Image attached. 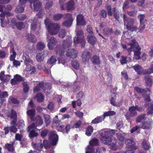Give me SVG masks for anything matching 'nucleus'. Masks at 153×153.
<instances>
[{"instance_id":"nucleus-1","label":"nucleus","mask_w":153,"mask_h":153,"mask_svg":"<svg viewBox=\"0 0 153 153\" xmlns=\"http://www.w3.org/2000/svg\"><path fill=\"white\" fill-rule=\"evenodd\" d=\"M72 44L71 40L69 39H66L63 42L62 46L58 45L56 49V53L57 55L60 57L58 58L59 61L61 62L63 64L66 62V58L65 56L64 55V53L65 52V50L68 49Z\"/></svg>"},{"instance_id":"nucleus-2","label":"nucleus","mask_w":153,"mask_h":153,"mask_svg":"<svg viewBox=\"0 0 153 153\" xmlns=\"http://www.w3.org/2000/svg\"><path fill=\"white\" fill-rule=\"evenodd\" d=\"M128 45L130 46V48L127 49V51L130 54L131 52L133 51L134 53V59L136 60L140 59L141 55V48L134 39H132Z\"/></svg>"},{"instance_id":"nucleus-3","label":"nucleus","mask_w":153,"mask_h":153,"mask_svg":"<svg viewBox=\"0 0 153 153\" xmlns=\"http://www.w3.org/2000/svg\"><path fill=\"white\" fill-rule=\"evenodd\" d=\"M49 135V141L47 140H43V145L46 148H50L51 145H56L58 140V136L55 133V131H52L50 132Z\"/></svg>"},{"instance_id":"nucleus-4","label":"nucleus","mask_w":153,"mask_h":153,"mask_svg":"<svg viewBox=\"0 0 153 153\" xmlns=\"http://www.w3.org/2000/svg\"><path fill=\"white\" fill-rule=\"evenodd\" d=\"M101 140L102 143L108 145L111 150H116L118 149L117 141L115 138H111L105 134L102 137Z\"/></svg>"},{"instance_id":"nucleus-5","label":"nucleus","mask_w":153,"mask_h":153,"mask_svg":"<svg viewBox=\"0 0 153 153\" xmlns=\"http://www.w3.org/2000/svg\"><path fill=\"white\" fill-rule=\"evenodd\" d=\"M122 16V17L123 19L125 25L126 23H127L126 25V29L131 32L136 31L138 28L137 26H133L134 23V20L133 19L127 17L125 14L123 15L121 14V16Z\"/></svg>"},{"instance_id":"nucleus-6","label":"nucleus","mask_w":153,"mask_h":153,"mask_svg":"<svg viewBox=\"0 0 153 153\" xmlns=\"http://www.w3.org/2000/svg\"><path fill=\"white\" fill-rule=\"evenodd\" d=\"M105 8L108 16H112L113 15L118 22L120 21L119 11L116 7H114L112 9L111 5L108 4L106 5Z\"/></svg>"},{"instance_id":"nucleus-7","label":"nucleus","mask_w":153,"mask_h":153,"mask_svg":"<svg viewBox=\"0 0 153 153\" xmlns=\"http://www.w3.org/2000/svg\"><path fill=\"white\" fill-rule=\"evenodd\" d=\"M60 29V25L58 23H50L48 25L47 27L48 32L51 35L57 34Z\"/></svg>"},{"instance_id":"nucleus-8","label":"nucleus","mask_w":153,"mask_h":153,"mask_svg":"<svg viewBox=\"0 0 153 153\" xmlns=\"http://www.w3.org/2000/svg\"><path fill=\"white\" fill-rule=\"evenodd\" d=\"M35 125L34 123H32L28 127L27 131L29 132V136L30 139H33L38 136V134L36 132Z\"/></svg>"},{"instance_id":"nucleus-9","label":"nucleus","mask_w":153,"mask_h":153,"mask_svg":"<svg viewBox=\"0 0 153 153\" xmlns=\"http://www.w3.org/2000/svg\"><path fill=\"white\" fill-rule=\"evenodd\" d=\"M137 115V112L134 106L129 107L128 111L125 114V117L127 120H130L131 117H134Z\"/></svg>"},{"instance_id":"nucleus-10","label":"nucleus","mask_w":153,"mask_h":153,"mask_svg":"<svg viewBox=\"0 0 153 153\" xmlns=\"http://www.w3.org/2000/svg\"><path fill=\"white\" fill-rule=\"evenodd\" d=\"M76 25L78 26H85L87 23L84 16L81 14H79L76 16Z\"/></svg>"},{"instance_id":"nucleus-11","label":"nucleus","mask_w":153,"mask_h":153,"mask_svg":"<svg viewBox=\"0 0 153 153\" xmlns=\"http://www.w3.org/2000/svg\"><path fill=\"white\" fill-rule=\"evenodd\" d=\"M91 58V55L90 52L84 51L83 52L82 54V60L83 62L86 64L88 63L89 60Z\"/></svg>"},{"instance_id":"nucleus-12","label":"nucleus","mask_w":153,"mask_h":153,"mask_svg":"<svg viewBox=\"0 0 153 153\" xmlns=\"http://www.w3.org/2000/svg\"><path fill=\"white\" fill-rule=\"evenodd\" d=\"M126 144L127 145L129 149H137V147L135 146V142L132 139H127L125 140Z\"/></svg>"},{"instance_id":"nucleus-13","label":"nucleus","mask_w":153,"mask_h":153,"mask_svg":"<svg viewBox=\"0 0 153 153\" xmlns=\"http://www.w3.org/2000/svg\"><path fill=\"white\" fill-rule=\"evenodd\" d=\"M33 120H31V121L35 122V123H33L35 124L36 128L38 126H41L43 124V119L39 115H37L34 118Z\"/></svg>"},{"instance_id":"nucleus-14","label":"nucleus","mask_w":153,"mask_h":153,"mask_svg":"<svg viewBox=\"0 0 153 153\" xmlns=\"http://www.w3.org/2000/svg\"><path fill=\"white\" fill-rule=\"evenodd\" d=\"M77 37L75 38L74 42L75 44H76L79 42V40L84 38V33L82 30H78L76 33Z\"/></svg>"},{"instance_id":"nucleus-15","label":"nucleus","mask_w":153,"mask_h":153,"mask_svg":"<svg viewBox=\"0 0 153 153\" xmlns=\"http://www.w3.org/2000/svg\"><path fill=\"white\" fill-rule=\"evenodd\" d=\"M68 57L74 59L76 58L77 56V51L74 49L68 50L66 53Z\"/></svg>"},{"instance_id":"nucleus-16","label":"nucleus","mask_w":153,"mask_h":153,"mask_svg":"<svg viewBox=\"0 0 153 153\" xmlns=\"http://www.w3.org/2000/svg\"><path fill=\"white\" fill-rule=\"evenodd\" d=\"M132 68L138 74H144V70H143L142 67L139 65L136 64L133 66Z\"/></svg>"},{"instance_id":"nucleus-17","label":"nucleus","mask_w":153,"mask_h":153,"mask_svg":"<svg viewBox=\"0 0 153 153\" xmlns=\"http://www.w3.org/2000/svg\"><path fill=\"white\" fill-rule=\"evenodd\" d=\"M57 42V39L56 38L53 37H51L48 44V46L49 49H53Z\"/></svg>"},{"instance_id":"nucleus-18","label":"nucleus","mask_w":153,"mask_h":153,"mask_svg":"<svg viewBox=\"0 0 153 153\" xmlns=\"http://www.w3.org/2000/svg\"><path fill=\"white\" fill-rule=\"evenodd\" d=\"M5 72L2 71L0 73V79L2 81L5 82L8 81L11 76L10 75H4Z\"/></svg>"},{"instance_id":"nucleus-19","label":"nucleus","mask_w":153,"mask_h":153,"mask_svg":"<svg viewBox=\"0 0 153 153\" xmlns=\"http://www.w3.org/2000/svg\"><path fill=\"white\" fill-rule=\"evenodd\" d=\"M15 144V141L12 142L10 144L6 143L5 144L4 148L7 149L8 152H13L15 151V148L14 145Z\"/></svg>"},{"instance_id":"nucleus-20","label":"nucleus","mask_w":153,"mask_h":153,"mask_svg":"<svg viewBox=\"0 0 153 153\" xmlns=\"http://www.w3.org/2000/svg\"><path fill=\"white\" fill-rule=\"evenodd\" d=\"M87 39L88 42L93 46L97 42V39L94 35H88Z\"/></svg>"},{"instance_id":"nucleus-21","label":"nucleus","mask_w":153,"mask_h":153,"mask_svg":"<svg viewBox=\"0 0 153 153\" xmlns=\"http://www.w3.org/2000/svg\"><path fill=\"white\" fill-rule=\"evenodd\" d=\"M152 124L151 121H144L142 122L140 125V127L144 129H149L150 128Z\"/></svg>"},{"instance_id":"nucleus-22","label":"nucleus","mask_w":153,"mask_h":153,"mask_svg":"<svg viewBox=\"0 0 153 153\" xmlns=\"http://www.w3.org/2000/svg\"><path fill=\"white\" fill-rule=\"evenodd\" d=\"M20 4L17 6L15 11L17 13H21L24 11L25 9V4L21 3L19 0Z\"/></svg>"},{"instance_id":"nucleus-23","label":"nucleus","mask_w":153,"mask_h":153,"mask_svg":"<svg viewBox=\"0 0 153 153\" xmlns=\"http://www.w3.org/2000/svg\"><path fill=\"white\" fill-rule=\"evenodd\" d=\"M27 115L30 118L31 120H33L34 116L36 114V110L34 108H32L27 110Z\"/></svg>"},{"instance_id":"nucleus-24","label":"nucleus","mask_w":153,"mask_h":153,"mask_svg":"<svg viewBox=\"0 0 153 153\" xmlns=\"http://www.w3.org/2000/svg\"><path fill=\"white\" fill-rule=\"evenodd\" d=\"M13 25L12 26H15L19 30H20L23 29L25 27L24 23L22 22H16L11 21Z\"/></svg>"},{"instance_id":"nucleus-25","label":"nucleus","mask_w":153,"mask_h":153,"mask_svg":"<svg viewBox=\"0 0 153 153\" xmlns=\"http://www.w3.org/2000/svg\"><path fill=\"white\" fill-rule=\"evenodd\" d=\"M104 117L102 115L100 116H98L93 120L91 123L94 124H98L102 122L104 120Z\"/></svg>"},{"instance_id":"nucleus-26","label":"nucleus","mask_w":153,"mask_h":153,"mask_svg":"<svg viewBox=\"0 0 153 153\" xmlns=\"http://www.w3.org/2000/svg\"><path fill=\"white\" fill-rule=\"evenodd\" d=\"M26 37L30 42H36V38L35 35L31 33H28Z\"/></svg>"},{"instance_id":"nucleus-27","label":"nucleus","mask_w":153,"mask_h":153,"mask_svg":"<svg viewBox=\"0 0 153 153\" xmlns=\"http://www.w3.org/2000/svg\"><path fill=\"white\" fill-rule=\"evenodd\" d=\"M92 62L94 65H99L100 64V57L97 55H94L91 59Z\"/></svg>"},{"instance_id":"nucleus-28","label":"nucleus","mask_w":153,"mask_h":153,"mask_svg":"<svg viewBox=\"0 0 153 153\" xmlns=\"http://www.w3.org/2000/svg\"><path fill=\"white\" fill-rule=\"evenodd\" d=\"M74 1L73 0H70L67 4L66 9L68 11L70 10H73V7L74 5Z\"/></svg>"},{"instance_id":"nucleus-29","label":"nucleus","mask_w":153,"mask_h":153,"mask_svg":"<svg viewBox=\"0 0 153 153\" xmlns=\"http://www.w3.org/2000/svg\"><path fill=\"white\" fill-rule=\"evenodd\" d=\"M146 84L147 86H151L153 82L152 79L150 76L149 75H146L144 77Z\"/></svg>"},{"instance_id":"nucleus-30","label":"nucleus","mask_w":153,"mask_h":153,"mask_svg":"<svg viewBox=\"0 0 153 153\" xmlns=\"http://www.w3.org/2000/svg\"><path fill=\"white\" fill-rule=\"evenodd\" d=\"M33 4L34 9L35 10L38 11L40 10L42 7V3L40 1L33 2Z\"/></svg>"},{"instance_id":"nucleus-31","label":"nucleus","mask_w":153,"mask_h":153,"mask_svg":"<svg viewBox=\"0 0 153 153\" xmlns=\"http://www.w3.org/2000/svg\"><path fill=\"white\" fill-rule=\"evenodd\" d=\"M35 98L38 102H41L44 101V97L42 93H39L36 95Z\"/></svg>"},{"instance_id":"nucleus-32","label":"nucleus","mask_w":153,"mask_h":153,"mask_svg":"<svg viewBox=\"0 0 153 153\" xmlns=\"http://www.w3.org/2000/svg\"><path fill=\"white\" fill-rule=\"evenodd\" d=\"M44 117L46 126H48L51 122V116L47 114H44Z\"/></svg>"},{"instance_id":"nucleus-33","label":"nucleus","mask_w":153,"mask_h":153,"mask_svg":"<svg viewBox=\"0 0 153 153\" xmlns=\"http://www.w3.org/2000/svg\"><path fill=\"white\" fill-rule=\"evenodd\" d=\"M112 28H110L108 27L105 28L102 31L103 34L105 35L109 36L111 35L113 33Z\"/></svg>"},{"instance_id":"nucleus-34","label":"nucleus","mask_w":153,"mask_h":153,"mask_svg":"<svg viewBox=\"0 0 153 153\" xmlns=\"http://www.w3.org/2000/svg\"><path fill=\"white\" fill-rule=\"evenodd\" d=\"M146 115L145 114H141L137 117L136 122L137 123H141L142 121L145 119Z\"/></svg>"},{"instance_id":"nucleus-35","label":"nucleus","mask_w":153,"mask_h":153,"mask_svg":"<svg viewBox=\"0 0 153 153\" xmlns=\"http://www.w3.org/2000/svg\"><path fill=\"white\" fill-rule=\"evenodd\" d=\"M93 130L94 128L93 127L91 126H89L86 129L85 134L88 136H90L91 135Z\"/></svg>"},{"instance_id":"nucleus-36","label":"nucleus","mask_w":153,"mask_h":153,"mask_svg":"<svg viewBox=\"0 0 153 153\" xmlns=\"http://www.w3.org/2000/svg\"><path fill=\"white\" fill-rule=\"evenodd\" d=\"M64 16V15L61 13H58L54 14L53 16V20L55 21L60 20Z\"/></svg>"},{"instance_id":"nucleus-37","label":"nucleus","mask_w":153,"mask_h":153,"mask_svg":"<svg viewBox=\"0 0 153 153\" xmlns=\"http://www.w3.org/2000/svg\"><path fill=\"white\" fill-rule=\"evenodd\" d=\"M99 16L100 19H105L107 17V12L105 9L101 10L99 14Z\"/></svg>"},{"instance_id":"nucleus-38","label":"nucleus","mask_w":153,"mask_h":153,"mask_svg":"<svg viewBox=\"0 0 153 153\" xmlns=\"http://www.w3.org/2000/svg\"><path fill=\"white\" fill-rule=\"evenodd\" d=\"M149 107L147 109V113L149 114H153V102H151L148 104Z\"/></svg>"},{"instance_id":"nucleus-39","label":"nucleus","mask_w":153,"mask_h":153,"mask_svg":"<svg viewBox=\"0 0 153 153\" xmlns=\"http://www.w3.org/2000/svg\"><path fill=\"white\" fill-rule=\"evenodd\" d=\"M39 0H20V2L22 4H26L27 1H28L30 3V6L31 8H33L32 4L33 2H35Z\"/></svg>"},{"instance_id":"nucleus-40","label":"nucleus","mask_w":153,"mask_h":153,"mask_svg":"<svg viewBox=\"0 0 153 153\" xmlns=\"http://www.w3.org/2000/svg\"><path fill=\"white\" fill-rule=\"evenodd\" d=\"M99 143L98 140L96 138H94L90 141L89 144L92 146H97L99 145Z\"/></svg>"},{"instance_id":"nucleus-41","label":"nucleus","mask_w":153,"mask_h":153,"mask_svg":"<svg viewBox=\"0 0 153 153\" xmlns=\"http://www.w3.org/2000/svg\"><path fill=\"white\" fill-rule=\"evenodd\" d=\"M33 146L35 149L40 151H41L43 148L42 144L40 143H34Z\"/></svg>"},{"instance_id":"nucleus-42","label":"nucleus","mask_w":153,"mask_h":153,"mask_svg":"<svg viewBox=\"0 0 153 153\" xmlns=\"http://www.w3.org/2000/svg\"><path fill=\"white\" fill-rule=\"evenodd\" d=\"M73 21L66 20L62 23V26L67 27H70Z\"/></svg>"},{"instance_id":"nucleus-43","label":"nucleus","mask_w":153,"mask_h":153,"mask_svg":"<svg viewBox=\"0 0 153 153\" xmlns=\"http://www.w3.org/2000/svg\"><path fill=\"white\" fill-rule=\"evenodd\" d=\"M36 47L38 50L41 51L45 48V45L43 42H40L37 43Z\"/></svg>"},{"instance_id":"nucleus-44","label":"nucleus","mask_w":153,"mask_h":153,"mask_svg":"<svg viewBox=\"0 0 153 153\" xmlns=\"http://www.w3.org/2000/svg\"><path fill=\"white\" fill-rule=\"evenodd\" d=\"M22 85L24 92L25 93H27L29 91V88L27 82H22Z\"/></svg>"},{"instance_id":"nucleus-45","label":"nucleus","mask_w":153,"mask_h":153,"mask_svg":"<svg viewBox=\"0 0 153 153\" xmlns=\"http://www.w3.org/2000/svg\"><path fill=\"white\" fill-rule=\"evenodd\" d=\"M117 139L120 142H123L125 139L124 136L122 134L118 133L116 134Z\"/></svg>"},{"instance_id":"nucleus-46","label":"nucleus","mask_w":153,"mask_h":153,"mask_svg":"<svg viewBox=\"0 0 153 153\" xmlns=\"http://www.w3.org/2000/svg\"><path fill=\"white\" fill-rule=\"evenodd\" d=\"M82 124V121L79 120L75 123L72 126V128H80Z\"/></svg>"},{"instance_id":"nucleus-47","label":"nucleus","mask_w":153,"mask_h":153,"mask_svg":"<svg viewBox=\"0 0 153 153\" xmlns=\"http://www.w3.org/2000/svg\"><path fill=\"white\" fill-rule=\"evenodd\" d=\"M115 112L114 111H109L105 112L102 115L104 117V119L106 117L113 116L115 115Z\"/></svg>"},{"instance_id":"nucleus-48","label":"nucleus","mask_w":153,"mask_h":153,"mask_svg":"<svg viewBox=\"0 0 153 153\" xmlns=\"http://www.w3.org/2000/svg\"><path fill=\"white\" fill-rule=\"evenodd\" d=\"M144 74H150L153 73V64L151 65L150 68L144 70Z\"/></svg>"},{"instance_id":"nucleus-49","label":"nucleus","mask_w":153,"mask_h":153,"mask_svg":"<svg viewBox=\"0 0 153 153\" xmlns=\"http://www.w3.org/2000/svg\"><path fill=\"white\" fill-rule=\"evenodd\" d=\"M9 116L10 118L13 119H17V114L15 111L13 109L11 110V112L9 114Z\"/></svg>"},{"instance_id":"nucleus-50","label":"nucleus","mask_w":153,"mask_h":153,"mask_svg":"<svg viewBox=\"0 0 153 153\" xmlns=\"http://www.w3.org/2000/svg\"><path fill=\"white\" fill-rule=\"evenodd\" d=\"M57 59L56 57L54 56H53L47 61V63L53 64L56 62Z\"/></svg>"},{"instance_id":"nucleus-51","label":"nucleus","mask_w":153,"mask_h":153,"mask_svg":"<svg viewBox=\"0 0 153 153\" xmlns=\"http://www.w3.org/2000/svg\"><path fill=\"white\" fill-rule=\"evenodd\" d=\"M71 65L75 69L78 70L79 68V65L78 62L75 60H73L71 62Z\"/></svg>"},{"instance_id":"nucleus-52","label":"nucleus","mask_w":153,"mask_h":153,"mask_svg":"<svg viewBox=\"0 0 153 153\" xmlns=\"http://www.w3.org/2000/svg\"><path fill=\"white\" fill-rule=\"evenodd\" d=\"M8 96V94L7 92L6 91H1L0 89V98H5L7 97Z\"/></svg>"},{"instance_id":"nucleus-53","label":"nucleus","mask_w":153,"mask_h":153,"mask_svg":"<svg viewBox=\"0 0 153 153\" xmlns=\"http://www.w3.org/2000/svg\"><path fill=\"white\" fill-rule=\"evenodd\" d=\"M27 17V16L23 14H18L16 16V18L19 20L20 21H24Z\"/></svg>"},{"instance_id":"nucleus-54","label":"nucleus","mask_w":153,"mask_h":153,"mask_svg":"<svg viewBox=\"0 0 153 153\" xmlns=\"http://www.w3.org/2000/svg\"><path fill=\"white\" fill-rule=\"evenodd\" d=\"M24 61L25 64L26 65L27 67L29 68L30 69L31 68V65H30V63H32L33 61L29 58L28 59H26Z\"/></svg>"},{"instance_id":"nucleus-55","label":"nucleus","mask_w":153,"mask_h":153,"mask_svg":"<svg viewBox=\"0 0 153 153\" xmlns=\"http://www.w3.org/2000/svg\"><path fill=\"white\" fill-rule=\"evenodd\" d=\"M14 78H15L18 82L24 81V78L18 74L15 75Z\"/></svg>"},{"instance_id":"nucleus-56","label":"nucleus","mask_w":153,"mask_h":153,"mask_svg":"<svg viewBox=\"0 0 153 153\" xmlns=\"http://www.w3.org/2000/svg\"><path fill=\"white\" fill-rule=\"evenodd\" d=\"M142 146L143 148L145 150L149 149L150 147V146L145 140H143L142 142Z\"/></svg>"},{"instance_id":"nucleus-57","label":"nucleus","mask_w":153,"mask_h":153,"mask_svg":"<svg viewBox=\"0 0 153 153\" xmlns=\"http://www.w3.org/2000/svg\"><path fill=\"white\" fill-rule=\"evenodd\" d=\"M86 30L88 33L90 35H94L92 28L90 25H88L87 26Z\"/></svg>"},{"instance_id":"nucleus-58","label":"nucleus","mask_w":153,"mask_h":153,"mask_svg":"<svg viewBox=\"0 0 153 153\" xmlns=\"http://www.w3.org/2000/svg\"><path fill=\"white\" fill-rule=\"evenodd\" d=\"M66 32L64 29H62L60 30L59 33V36L61 38H64L65 36Z\"/></svg>"},{"instance_id":"nucleus-59","label":"nucleus","mask_w":153,"mask_h":153,"mask_svg":"<svg viewBox=\"0 0 153 153\" xmlns=\"http://www.w3.org/2000/svg\"><path fill=\"white\" fill-rule=\"evenodd\" d=\"M36 59L38 62H41L43 60V55L42 53H39L36 55Z\"/></svg>"},{"instance_id":"nucleus-60","label":"nucleus","mask_w":153,"mask_h":153,"mask_svg":"<svg viewBox=\"0 0 153 153\" xmlns=\"http://www.w3.org/2000/svg\"><path fill=\"white\" fill-rule=\"evenodd\" d=\"M145 16L143 14H140L137 16V18L139 20L140 23H144Z\"/></svg>"},{"instance_id":"nucleus-61","label":"nucleus","mask_w":153,"mask_h":153,"mask_svg":"<svg viewBox=\"0 0 153 153\" xmlns=\"http://www.w3.org/2000/svg\"><path fill=\"white\" fill-rule=\"evenodd\" d=\"M134 90L138 93H141L145 91V90L139 88L137 86H135L134 88Z\"/></svg>"},{"instance_id":"nucleus-62","label":"nucleus","mask_w":153,"mask_h":153,"mask_svg":"<svg viewBox=\"0 0 153 153\" xmlns=\"http://www.w3.org/2000/svg\"><path fill=\"white\" fill-rule=\"evenodd\" d=\"M49 132V130L47 129H45L42 130L41 133V136L42 137H45Z\"/></svg>"},{"instance_id":"nucleus-63","label":"nucleus","mask_w":153,"mask_h":153,"mask_svg":"<svg viewBox=\"0 0 153 153\" xmlns=\"http://www.w3.org/2000/svg\"><path fill=\"white\" fill-rule=\"evenodd\" d=\"M114 97H111V99L110 100V103L114 106H117L116 104L115 100L116 99V96H114Z\"/></svg>"},{"instance_id":"nucleus-64","label":"nucleus","mask_w":153,"mask_h":153,"mask_svg":"<svg viewBox=\"0 0 153 153\" xmlns=\"http://www.w3.org/2000/svg\"><path fill=\"white\" fill-rule=\"evenodd\" d=\"M116 131L113 129H111L109 130L106 131L105 133L111 136H113L114 135Z\"/></svg>"}]
</instances>
